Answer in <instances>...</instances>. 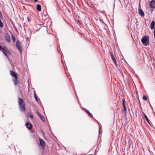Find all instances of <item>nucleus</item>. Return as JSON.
<instances>
[{
	"instance_id": "nucleus-1",
	"label": "nucleus",
	"mask_w": 155,
	"mask_h": 155,
	"mask_svg": "<svg viewBox=\"0 0 155 155\" xmlns=\"http://www.w3.org/2000/svg\"><path fill=\"white\" fill-rule=\"evenodd\" d=\"M141 42L145 46H147L149 44V37L148 35H144L141 39Z\"/></svg>"
},
{
	"instance_id": "nucleus-2",
	"label": "nucleus",
	"mask_w": 155,
	"mask_h": 155,
	"mask_svg": "<svg viewBox=\"0 0 155 155\" xmlns=\"http://www.w3.org/2000/svg\"><path fill=\"white\" fill-rule=\"evenodd\" d=\"M0 50L5 55V56L8 58L9 55L11 54V53L8 49L5 47H4L0 45Z\"/></svg>"
},
{
	"instance_id": "nucleus-3",
	"label": "nucleus",
	"mask_w": 155,
	"mask_h": 155,
	"mask_svg": "<svg viewBox=\"0 0 155 155\" xmlns=\"http://www.w3.org/2000/svg\"><path fill=\"white\" fill-rule=\"evenodd\" d=\"M18 104L19 105L21 110L23 111L25 110V104L23 100L20 98H18Z\"/></svg>"
},
{
	"instance_id": "nucleus-4",
	"label": "nucleus",
	"mask_w": 155,
	"mask_h": 155,
	"mask_svg": "<svg viewBox=\"0 0 155 155\" xmlns=\"http://www.w3.org/2000/svg\"><path fill=\"white\" fill-rule=\"evenodd\" d=\"M16 48L19 50L20 53H21L22 51V48L21 47L20 42L19 41H17L16 43Z\"/></svg>"
},
{
	"instance_id": "nucleus-5",
	"label": "nucleus",
	"mask_w": 155,
	"mask_h": 155,
	"mask_svg": "<svg viewBox=\"0 0 155 155\" xmlns=\"http://www.w3.org/2000/svg\"><path fill=\"white\" fill-rule=\"evenodd\" d=\"M150 6L152 8H155V1L154 0H152L150 3Z\"/></svg>"
},
{
	"instance_id": "nucleus-6",
	"label": "nucleus",
	"mask_w": 155,
	"mask_h": 155,
	"mask_svg": "<svg viewBox=\"0 0 155 155\" xmlns=\"http://www.w3.org/2000/svg\"><path fill=\"white\" fill-rule=\"evenodd\" d=\"M138 13L142 17H143L144 16V12L140 8H139L138 9Z\"/></svg>"
},
{
	"instance_id": "nucleus-7",
	"label": "nucleus",
	"mask_w": 155,
	"mask_h": 155,
	"mask_svg": "<svg viewBox=\"0 0 155 155\" xmlns=\"http://www.w3.org/2000/svg\"><path fill=\"white\" fill-rule=\"evenodd\" d=\"M5 38L6 41L8 42H10V37L9 35L8 34H6L5 36Z\"/></svg>"
},
{
	"instance_id": "nucleus-8",
	"label": "nucleus",
	"mask_w": 155,
	"mask_h": 155,
	"mask_svg": "<svg viewBox=\"0 0 155 155\" xmlns=\"http://www.w3.org/2000/svg\"><path fill=\"white\" fill-rule=\"evenodd\" d=\"M26 127L29 130H31L32 128V125L31 124H29V123L27 122L25 124Z\"/></svg>"
},
{
	"instance_id": "nucleus-9",
	"label": "nucleus",
	"mask_w": 155,
	"mask_h": 155,
	"mask_svg": "<svg viewBox=\"0 0 155 155\" xmlns=\"http://www.w3.org/2000/svg\"><path fill=\"white\" fill-rule=\"evenodd\" d=\"M37 114L38 115L40 118L43 121H45V119L44 117H43L42 115H41L39 112H37Z\"/></svg>"
},
{
	"instance_id": "nucleus-10",
	"label": "nucleus",
	"mask_w": 155,
	"mask_h": 155,
	"mask_svg": "<svg viewBox=\"0 0 155 155\" xmlns=\"http://www.w3.org/2000/svg\"><path fill=\"white\" fill-rule=\"evenodd\" d=\"M39 140L41 145L42 147H44L45 146V142L44 140L41 139H39Z\"/></svg>"
},
{
	"instance_id": "nucleus-11",
	"label": "nucleus",
	"mask_w": 155,
	"mask_h": 155,
	"mask_svg": "<svg viewBox=\"0 0 155 155\" xmlns=\"http://www.w3.org/2000/svg\"><path fill=\"white\" fill-rule=\"evenodd\" d=\"M143 118H145L146 119V120L147 121V123L149 124H150L149 120V119H148L147 115L145 114H144V113H143Z\"/></svg>"
},
{
	"instance_id": "nucleus-12",
	"label": "nucleus",
	"mask_w": 155,
	"mask_h": 155,
	"mask_svg": "<svg viewBox=\"0 0 155 155\" xmlns=\"http://www.w3.org/2000/svg\"><path fill=\"white\" fill-rule=\"evenodd\" d=\"M10 74L11 75L14 77L15 78L17 77L16 74V73L14 72L13 71H10Z\"/></svg>"
},
{
	"instance_id": "nucleus-13",
	"label": "nucleus",
	"mask_w": 155,
	"mask_h": 155,
	"mask_svg": "<svg viewBox=\"0 0 155 155\" xmlns=\"http://www.w3.org/2000/svg\"><path fill=\"white\" fill-rule=\"evenodd\" d=\"M110 56L111 57V58L112 59L113 61H114V62L115 63H116V59L113 55L112 53H110Z\"/></svg>"
},
{
	"instance_id": "nucleus-14",
	"label": "nucleus",
	"mask_w": 155,
	"mask_h": 155,
	"mask_svg": "<svg viewBox=\"0 0 155 155\" xmlns=\"http://www.w3.org/2000/svg\"><path fill=\"white\" fill-rule=\"evenodd\" d=\"M36 8L37 10L39 12H40L41 10V6L39 4H38L36 6Z\"/></svg>"
},
{
	"instance_id": "nucleus-15",
	"label": "nucleus",
	"mask_w": 155,
	"mask_h": 155,
	"mask_svg": "<svg viewBox=\"0 0 155 155\" xmlns=\"http://www.w3.org/2000/svg\"><path fill=\"white\" fill-rule=\"evenodd\" d=\"M14 82L15 85H16L18 84L17 77L15 78L14 80Z\"/></svg>"
},
{
	"instance_id": "nucleus-16",
	"label": "nucleus",
	"mask_w": 155,
	"mask_h": 155,
	"mask_svg": "<svg viewBox=\"0 0 155 155\" xmlns=\"http://www.w3.org/2000/svg\"><path fill=\"white\" fill-rule=\"evenodd\" d=\"M124 101H125L123 99V100H122L123 105V106L124 107V110H126V106L125 105V104Z\"/></svg>"
},
{
	"instance_id": "nucleus-17",
	"label": "nucleus",
	"mask_w": 155,
	"mask_h": 155,
	"mask_svg": "<svg viewBox=\"0 0 155 155\" xmlns=\"http://www.w3.org/2000/svg\"><path fill=\"white\" fill-rule=\"evenodd\" d=\"M12 40L13 42H14L15 41V38L13 35H12Z\"/></svg>"
},
{
	"instance_id": "nucleus-18",
	"label": "nucleus",
	"mask_w": 155,
	"mask_h": 155,
	"mask_svg": "<svg viewBox=\"0 0 155 155\" xmlns=\"http://www.w3.org/2000/svg\"><path fill=\"white\" fill-rule=\"evenodd\" d=\"M86 112L91 117H92V114L88 110H86Z\"/></svg>"
},
{
	"instance_id": "nucleus-19",
	"label": "nucleus",
	"mask_w": 155,
	"mask_h": 155,
	"mask_svg": "<svg viewBox=\"0 0 155 155\" xmlns=\"http://www.w3.org/2000/svg\"><path fill=\"white\" fill-rule=\"evenodd\" d=\"M28 115L29 116V117L30 118H32V119L33 118V116L32 114H28Z\"/></svg>"
},
{
	"instance_id": "nucleus-20",
	"label": "nucleus",
	"mask_w": 155,
	"mask_h": 155,
	"mask_svg": "<svg viewBox=\"0 0 155 155\" xmlns=\"http://www.w3.org/2000/svg\"><path fill=\"white\" fill-rule=\"evenodd\" d=\"M143 100H147V97L146 96H144L143 97Z\"/></svg>"
},
{
	"instance_id": "nucleus-21",
	"label": "nucleus",
	"mask_w": 155,
	"mask_h": 155,
	"mask_svg": "<svg viewBox=\"0 0 155 155\" xmlns=\"http://www.w3.org/2000/svg\"><path fill=\"white\" fill-rule=\"evenodd\" d=\"M99 133H101L100 127L99 130Z\"/></svg>"
},
{
	"instance_id": "nucleus-22",
	"label": "nucleus",
	"mask_w": 155,
	"mask_h": 155,
	"mask_svg": "<svg viewBox=\"0 0 155 155\" xmlns=\"http://www.w3.org/2000/svg\"><path fill=\"white\" fill-rule=\"evenodd\" d=\"M35 96V98L36 100L37 101L38 100V99H37L36 96Z\"/></svg>"
},
{
	"instance_id": "nucleus-23",
	"label": "nucleus",
	"mask_w": 155,
	"mask_h": 155,
	"mask_svg": "<svg viewBox=\"0 0 155 155\" xmlns=\"http://www.w3.org/2000/svg\"><path fill=\"white\" fill-rule=\"evenodd\" d=\"M35 2H37L38 0H34Z\"/></svg>"
}]
</instances>
